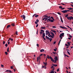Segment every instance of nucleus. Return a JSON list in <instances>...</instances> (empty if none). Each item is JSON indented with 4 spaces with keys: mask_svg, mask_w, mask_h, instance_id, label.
Wrapping results in <instances>:
<instances>
[{
    "mask_svg": "<svg viewBox=\"0 0 73 73\" xmlns=\"http://www.w3.org/2000/svg\"><path fill=\"white\" fill-rule=\"evenodd\" d=\"M67 19H68V20H70V21L71 20V19L73 20V17L72 16L70 17H67Z\"/></svg>",
    "mask_w": 73,
    "mask_h": 73,
    "instance_id": "1",
    "label": "nucleus"
},
{
    "mask_svg": "<svg viewBox=\"0 0 73 73\" xmlns=\"http://www.w3.org/2000/svg\"><path fill=\"white\" fill-rule=\"evenodd\" d=\"M46 35H48L49 34H50V33L48 30H46Z\"/></svg>",
    "mask_w": 73,
    "mask_h": 73,
    "instance_id": "2",
    "label": "nucleus"
},
{
    "mask_svg": "<svg viewBox=\"0 0 73 73\" xmlns=\"http://www.w3.org/2000/svg\"><path fill=\"white\" fill-rule=\"evenodd\" d=\"M21 17H22L23 18V19H24L25 20V16L24 15H21Z\"/></svg>",
    "mask_w": 73,
    "mask_h": 73,
    "instance_id": "3",
    "label": "nucleus"
},
{
    "mask_svg": "<svg viewBox=\"0 0 73 73\" xmlns=\"http://www.w3.org/2000/svg\"><path fill=\"white\" fill-rule=\"evenodd\" d=\"M42 56V54H41L40 55V56H39L37 58V61L38 62V58L39 60L40 59V56Z\"/></svg>",
    "mask_w": 73,
    "mask_h": 73,
    "instance_id": "4",
    "label": "nucleus"
},
{
    "mask_svg": "<svg viewBox=\"0 0 73 73\" xmlns=\"http://www.w3.org/2000/svg\"><path fill=\"white\" fill-rule=\"evenodd\" d=\"M61 12L62 13H67V12H68L66 10H63V11H62Z\"/></svg>",
    "mask_w": 73,
    "mask_h": 73,
    "instance_id": "5",
    "label": "nucleus"
},
{
    "mask_svg": "<svg viewBox=\"0 0 73 73\" xmlns=\"http://www.w3.org/2000/svg\"><path fill=\"white\" fill-rule=\"evenodd\" d=\"M64 33H62L60 35L59 37H62L64 36Z\"/></svg>",
    "mask_w": 73,
    "mask_h": 73,
    "instance_id": "6",
    "label": "nucleus"
},
{
    "mask_svg": "<svg viewBox=\"0 0 73 73\" xmlns=\"http://www.w3.org/2000/svg\"><path fill=\"white\" fill-rule=\"evenodd\" d=\"M60 27L61 28H62V29H68L66 27H64L62 26H60Z\"/></svg>",
    "mask_w": 73,
    "mask_h": 73,
    "instance_id": "7",
    "label": "nucleus"
},
{
    "mask_svg": "<svg viewBox=\"0 0 73 73\" xmlns=\"http://www.w3.org/2000/svg\"><path fill=\"white\" fill-rule=\"evenodd\" d=\"M48 20L49 21H50V22H51V23H52V22H53V20H52L51 19H50L49 18V19H48Z\"/></svg>",
    "mask_w": 73,
    "mask_h": 73,
    "instance_id": "8",
    "label": "nucleus"
},
{
    "mask_svg": "<svg viewBox=\"0 0 73 73\" xmlns=\"http://www.w3.org/2000/svg\"><path fill=\"white\" fill-rule=\"evenodd\" d=\"M43 64H44L45 66H46L47 65V62H46L45 63L44 62H43Z\"/></svg>",
    "mask_w": 73,
    "mask_h": 73,
    "instance_id": "9",
    "label": "nucleus"
},
{
    "mask_svg": "<svg viewBox=\"0 0 73 73\" xmlns=\"http://www.w3.org/2000/svg\"><path fill=\"white\" fill-rule=\"evenodd\" d=\"M54 59L55 60H56L57 61L58 60V59L57 58V56H55V58H54Z\"/></svg>",
    "mask_w": 73,
    "mask_h": 73,
    "instance_id": "10",
    "label": "nucleus"
},
{
    "mask_svg": "<svg viewBox=\"0 0 73 73\" xmlns=\"http://www.w3.org/2000/svg\"><path fill=\"white\" fill-rule=\"evenodd\" d=\"M43 36H42V37H44L45 36V33H43L42 34Z\"/></svg>",
    "mask_w": 73,
    "mask_h": 73,
    "instance_id": "11",
    "label": "nucleus"
},
{
    "mask_svg": "<svg viewBox=\"0 0 73 73\" xmlns=\"http://www.w3.org/2000/svg\"><path fill=\"white\" fill-rule=\"evenodd\" d=\"M51 33V35H52V36H54V33H52V32H51V33Z\"/></svg>",
    "mask_w": 73,
    "mask_h": 73,
    "instance_id": "12",
    "label": "nucleus"
},
{
    "mask_svg": "<svg viewBox=\"0 0 73 73\" xmlns=\"http://www.w3.org/2000/svg\"><path fill=\"white\" fill-rule=\"evenodd\" d=\"M46 39H47V40H49V38L48 37V36H46Z\"/></svg>",
    "mask_w": 73,
    "mask_h": 73,
    "instance_id": "13",
    "label": "nucleus"
},
{
    "mask_svg": "<svg viewBox=\"0 0 73 73\" xmlns=\"http://www.w3.org/2000/svg\"><path fill=\"white\" fill-rule=\"evenodd\" d=\"M40 52H44V50L43 49H42L40 50Z\"/></svg>",
    "mask_w": 73,
    "mask_h": 73,
    "instance_id": "14",
    "label": "nucleus"
},
{
    "mask_svg": "<svg viewBox=\"0 0 73 73\" xmlns=\"http://www.w3.org/2000/svg\"><path fill=\"white\" fill-rule=\"evenodd\" d=\"M67 9H70V10H73V8H68Z\"/></svg>",
    "mask_w": 73,
    "mask_h": 73,
    "instance_id": "15",
    "label": "nucleus"
},
{
    "mask_svg": "<svg viewBox=\"0 0 73 73\" xmlns=\"http://www.w3.org/2000/svg\"><path fill=\"white\" fill-rule=\"evenodd\" d=\"M51 31L52 32H54V33H56V31H55L54 30H51Z\"/></svg>",
    "mask_w": 73,
    "mask_h": 73,
    "instance_id": "16",
    "label": "nucleus"
},
{
    "mask_svg": "<svg viewBox=\"0 0 73 73\" xmlns=\"http://www.w3.org/2000/svg\"><path fill=\"white\" fill-rule=\"evenodd\" d=\"M52 65H53V66H57V65L53 64H52Z\"/></svg>",
    "mask_w": 73,
    "mask_h": 73,
    "instance_id": "17",
    "label": "nucleus"
},
{
    "mask_svg": "<svg viewBox=\"0 0 73 73\" xmlns=\"http://www.w3.org/2000/svg\"><path fill=\"white\" fill-rule=\"evenodd\" d=\"M50 19H53L54 21V19L53 17H50Z\"/></svg>",
    "mask_w": 73,
    "mask_h": 73,
    "instance_id": "18",
    "label": "nucleus"
},
{
    "mask_svg": "<svg viewBox=\"0 0 73 73\" xmlns=\"http://www.w3.org/2000/svg\"><path fill=\"white\" fill-rule=\"evenodd\" d=\"M10 27H11V25H7V28H8Z\"/></svg>",
    "mask_w": 73,
    "mask_h": 73,
    "instance_id": "19",
    "label": "nucleus"
},
{
    "mask_svg": "<svg viewBox=\"0 0 73 73\" xmlns=\"http://www.w3.org/2000/svg\"><path fill=\"white\" fill-rule=\"evenodd\" d=\"M52 35H50V34H48V37H51V36Z\"/></svg>",
    "mask_w": 73,
    "mask_h": 73,
    "instance_id": "20",
    "label": "nucleus"
},
{
    "mask_svg": "<svg viewBox=\"0 0 73 73\" xmlns=\"http://www.w3.org/2000/svg\"><path fill=\"white\" fill-rule=\"evenodd\" d=\"M44 19H45V20H44V21H46L48 19V18H44Z\"/></svg>",
    "mask_w": 73,
    "mask_h": 73,
    "instance_id": "21",
    "label": "nucleus"
},
{
    "mask_svg": "<svg viewBox=\"0 0 73 73\" xmlns=\"http://www.w3.org/2000/svg\"><path fill=\"white\" fill-rule=\"evenodd\" d=\"M41 29H46L45 27H41Z\"/></svg>",
    "mask_w": 73,
    "mask_h": 73,
    "instance_id": "22",
    "label": "nucleus"
},
{
    "mask_svg": "<svg viewBox=\"0 0 73 73\" xmlns=\"http://www.w3.org/2000/svg\"><path fill=\"white\" fill-rule=\"evenodd\" d=\"M56 49H54V51H55V52H56V50H57V48H56V47H55Z\"/></svg>",
    "mask_w": 73,
    "mask_h": 73,
    "instance_id": "23",
    "label": "nucleus"
},
{
    "mask_svg": "<svg viewBox=\"0 0 73 73\" xmlns=\"http://www.w3.org/2000/svg\"><path fill=\"white\" fill-rule=\"evenodd\" d=\"M49 40H50V42L52 40V38H49Z\"/></svg>",
    "mask_w": 73,
    "mask_h": 73,
    "instance_id": "24",
    "label": "nucleus"
},
{
    "mask_svg": "<svg viewBox=\"0 0 73 73\" xmlns=\"http://www.w3.org/2000/svg\"><path fill=\"white\" fill-rule=\"evenodd\" d=\"M70 42H67V44H68V45H70Z\"/></svg>",
    "mask_w": 73,
    "mask_h": 73,
    "instance_id": "25",
    "label": "nucleus"
},
{
    "mask_svg": "<svg viewBox=\"0 0 73 73\" xmlns=\"http://www.w3.org/2000/svg\"><path fill=\"white\" fill-rule=\"evenodd\" d=\"M60 20L61 22L62 23H63V20H62V19L61 18H60Z\"/></svg>",
    "mask_w": 73,
    "mask_h": 73,
    "instance_id": "26",
    "label": "nucleus"
},
{
    "mask_svg": "<svg viewBox=\"0 0 73 73\" xmlns=\"http://www.w3.org/2000/svg\"><path fill=\"white\" fill-rule=\"evenodd\" d=\"M11 25L13 27H14V26H15V24L13 23L11 24Z\"/></svg>",
    "mask_w": 73,
    "mask_h": 73,
    "instance_id": "27",
    "label": "nucleus"
},
{
    "mask_svg": "<svg viewBox=\"0 0 73 73\" xmlns=\"http://www.w3.org/2000/svg\"><path fill=\"white\" fill-rule=\"evenodd\" d=\"M61 40H60L59 41L58 43V45H60V42H61Z\"/></svg>",
    "mask_w": 73,
    "mask_h": 73,
    "instance_id": "28",
    "label": "nucleus"
},
{
    "mask_svg": "<svg viewBox=\"0 0 73 73\" xmlns=\"http://www.w3.org/2000/svg\"><path fill=\"white\" fill-rule=\"evenodd\" d=\"M48 58V59H49V58H50V57H49V55H47V57L46 58Z\"/></svg>",
    "mask_w": 73,
    "mask_h": 73,
    "instance_id": "29",
    "label": "nucleus"
},
{
    "mask_svg": "<svg viewBox=\"0 0 73 73\" xmlns=\"http://www.w3.org/2000/svg\"><path fill=\"white\" fill-rule=\"evenodd\" d=\"M38 30L37 29L36 32V35H38Z\"/></svg>",
    "mask_w": 73,
    "mask_h": 73,
    "instance_id": "30",
    "label": "nucleus"
},
{
    "mask_svg": "<svg viewBox=\"0 0 73 73\" xmlns=\"http://www.w3.org/2000/svg\"><path fill=\"white\" fill-rule=\"evenodd\" d=\"M40 31H41V32H43V33H44V31L43 30H41Z\"/></svg>",
    "mask_w": 73,
    "mask_h": 73,
    "instance_id": "31",
    "label": "nucleus"
},
{
    "mask_svg": "<svg viewBox=\"0 0 73 73\" xmlns=\"http://www.w3.org/2000/svg\"><path fill=\"white\" fill-rule=\"evenodd\" d=\"M5 44V42L4 41H3V45H4Z\"/></svg>",
    "mask_w": 73,
    "mask_h": 73,
    "instance_id": "32",
    "label": "nucleus"
},
{
    "mask_svg": "<svg viewBox=\"0 0 73 73\" xmlns=\"http://www.w3.org/2000/svg\"><path fill=\"white\" fill-rule=\"evenodd\" d=\"M51 61H52V62H54V60H53V58L51 59Z\"/></svg>",
    "mask_w": 73,
    "mask_h": 73,
    "instance_id": "33",
    "label": "nucleus"
},
{
    "mask_svg": "<svg viewBox=\"0 0 73 73\" xmlns=\"http://www.w3.org/2000/svg\"><path fill=\"white\" fill-rule=\"evenodd\" d=\"M68 16H69V15H68V14L66 15L65 16V17H68Z\"/></svg>",
    "mask_w": 73,
    "mask_h": 73,
    "instance_id": "34",
    "label": "nucleus"
},
{
    "mask_svg": "<svg viewBox=\"0 0 73 73\" xmlns=\"http://www.w3.org/2000/svg\"><path fill=\"white\" fill-rule=\"evenodd\" d=\"M44 17H48V15H44Z\"/></svg>",
    "mask_w": 73,
    "mask_h": 73,
    "instance_id": "35",
    "label": "nucleus"
},
{
    "mask_svg": "<svg viewBox=\"0 0 73 73\" xmlns=\"http://www.w3.org/2000/svg\"><path fill=\"white\" fill-rule=\"evenodd\" d=\"M7 52H9V47H8V48H7Z\"/></svg>",
    "mask_w": 73,
    "mask_h": 73,
    "instance_id": "36",
    "label": "nucleus"
},
{
    "mask_svg": "<svg viewBox=\"0 0 73 73\" xmlns=\"http://www.w3.org/2000/svg\"><path fill=\"white\" fill-rule=\"evenodd\" d=\"M59 8H60V9H62V7L61 6L59 7Z\"/></svg>",
    "mask_w": 73,
    "mask_h": 73,
    "instance_id": "37",
    "label": "nucleus"
},
{
    "mask_svg": "<svg viewBox=\"0 0 73 73\" xmlns=\"http://www.w3.org/2000/svg\"><path fill=\"white\" fill-rule=\"evenodd\" d=\"M35 17H38V15H36L35 16Z\"/></svg>",
    "mask_w": 73,
    "mask_h": 73,
    "instance_id": "38",
    "label": "nucleus"
},
{
    "mask_svg": "<svg viewBox=\"0 0 73 73\" xmlns=\"http://www.w3.org/2000/svg\"><path fill=\"white\" fill-rule=\"evenodd\" d=\"M15 34H16V35H18L17 31H16V32H15Z\"/></svg>",
    "mask_w": 73,
    "mask_h": 73,
    "instance_id": "39",
    "label": "nucleus"
},
{
    "mask_svg": "<svg viewBox=\"0 0 73 73\" xmlns=\"http://www.w3.org/2000/svg\"><path fill=\"white\" fill-rule=\"evenodd\" d=\"M50 73H54V72L53 71V70H52L51 71Z\"/></svg>",
    "mask_w": 73,
    "mask_h": 73,
    "instance_id": "40",
    "label": "nucleus"
},
{
    "mask_svg": "<svg viewBox=\"0 0 73 73\" xmlns=\"http://www.w3.org/2000/svg\"><path fill=\"white\" fill-rule=\"evenodd\" d=\"M5 53L6 55H7V54H8V52H5Z\"/></svg>",
    "mask_w": 73,
    "mask_h": 73,
    "instance_id": "41",
    "label": "nucleus"
},
{
    "mask_svg": "<svg viewBox=\"0 0 73 73\" xmlns=\"http://www.w3.org/2000/svg\"><path fill=\"white\" fill-rule=\"evenodd\" d=\"M5 46L6 47H7V46H8V44H5Z\"/></svg>",
    "mask_w": 73,
    "mask_h": 73,
    "instance_id": "42",
    "label": "nucleus"
},
{
    "mask_svg": "<svg viewBox=\"0 0 73 73\" xmlns=\"http://www.w3.org/2000/svg\"><path fill=\"white\" fill-rule=\"evenodd\" d=\"M57 13L58 14V15H61V13H60L59 12H58Z\"/></svg>",
    "mask_w": 73,
    "mask_h": 73,
    "instance_id": "43",
    "label": "nucleus"
},
{
    "mask_svg": "<svg viewBox=\"0 0 73 73\" xmlns=\"http://www.w3.org/2000/svg\"><path fill=\"white\" fill-rule=\"evenodd\" d=\"M52 53H53V54H56V52H53Z\"/></svg>",
    "mask_w": 73,
    "mask_h": 73,
    "instance_id": "44",
    "label": "nucleus"
},
{
    "mask_svg": "<svg viewBox=\"0 0 73 73\" xmlns=\"http://www.w3.org/2000/svg\"><path fill=\"white\" fill-rule=\"evenodd\" d=\"M67 53H68V54L69 55H70V53H69V51H67Z\"/></svg>",
    "mask_w": 73,
    "mask_h": 73,
    "instance_id": "45",
    "label": "nucleus"
},
{
    "mask_svg": "<svg viewBox=\"0 0 73 73\" xmlns=\"http://www.w3.org/2000/svg\"><path fill=\"white\" fill-rule=\"evenodd\" d=\"M9 72L10 73H11L12 72V71L10 70H9Z\"/></svg>",
    "mask_w": 73,
    "mask_h": 73,
    "instance_id": "46",
    "label": "nucleus"
},
{
    "mask_svg": "<svg viewBox=\"0 0 73 73\" xmlns=\"http://www.w3.org/2000/svg\"><path fill=\"white\" fill-rule=\"evenodd\" d=\"M42 33H43V32L42 31H41L40 32V35H42Z\"/></svg>",
    "mask_w": 73,
    "mask_h": 73,
    "instance_id": "47",
    "label": "nucleus"
},
{
    "mask_svg": "<svg viewBox=\"0 0 73 73\" xmlns=\"http://www.w3.org/2000/svg\"><path fill=\"white\" fill-rule=\"evenodd\" d=\"M69 37H70L71 38H72V36L70 35H69Z\"/></svg>",
    "mask_w": 73,
    "mask_h": 73,
    "instance_id": "48",
    "label": "nucleus"
},
{
    "mask_svg": "<svg viewBox=\"0 0 73 73\" xmlns=\"http://www.w3.org/2000/svg\"><path fill=\"white\" fill-rule=\"evenodd\" d=\"M36 21H37V22H38H38H39V20L38 19H37L36 20Z\"/></svg>",
    "mask_w": 73,
    "mask_h": 73,
    "instance_id": "49",
    "label": "nucleus"
},
{
    "mask_svg": "<svg viewBox=\"0 0 73 73\" xmlns=\"http://www.w3.org/2000/svg\"><path fill=\"white\" fill-rule=\"evenodd\" d=\"M35 24H38V23L37 21H35Z\"/></svg>",
    "mask_w": 73,
    "mask_h": 73,
    "instance_id": "50",
    "label": "nucleus"
},
{
    "mask_svg": "<svg viewBox=\"0 0 73 73\" xmlns=\"http://www.w3.org/2000/svg\"><path fill=\"white\" fill-rule=\"evenodd\" d=\"M49 19H47V22H49Z\"/></svg>",
    "mask_w": 73,
    "mask_h": 73,
    "instance_id": "51",
    "label": "nucleus"
},
{
    "mask_svg": "<svg viewBox=\"0 0 73 73\" xmlns=\"http://www.w3.org/2000/svg\"><path fill=\"white\" fill-rule=\"evenodd\" d=\"M38 24L36 25V27L37 28V27H38Z\"/></svg>",
    "mask_w": 73,
    "mask_h": 73,
    "instance_id": "52",
    "label": "nucleus"
},
{
    "mask_svg": "<svg viewBox=\"0 0 73 73\" xmlns=\"http://www.w3.org/2000/svg\"><path fill=\"white\" fill-rule=\"evenodd\" d=\"M1 66L2 68H3L4 67V65H3L1 64Z\"/></svg>",
    "mask_w": 73,
    "mask_h": 73,
    "instance_id": "53",
    "label": "nucleus"
},
{
    "mask_svg": "<svg viewBox=\"0 0 73 73\" xmlns=\"http://www.w3.org/2000/svg\"><path fill=\"white\" fill-rule=\"evenodd\" d=\"M52 28H56V27L55 26H53L52 27Z\"/></svg>",
    "mask_w": 73,
    "mask_h": 73,
    "instance_id": "54",
    "label": "nucleus"
},
{
    "mask_svg": "<svg viewBox=\"0 0 73 73\" xmlns=\"http://www.w3.org/2000/svg\"><path fill=\"white\" fill-rule=\"evenodd\" d=\"M36 45L38 47H39V45L38 44H37Z\"/></svg>",
    "mask_w": 73,
    "mask_h": 73,
    "instance_id": "55",
    "label": "nucleus"
},
{
    "mask_svg": "<svg viewBox=\"0 0 73 73\" xmlns=\"http://www.w3.org/2000/svg\"><path fill=\"white\" fill-rule=\"evenodd\" d=\"M36 15V14H34V15H33V17H34V16Z\"/></svg>",
    "mask_w": 73,
    "mask_h": 73,
    "instance_id": "56",
    "label": "nucleus"
},
{
    "mask_svg": "<svg viewBox=\"0 0 73 73\" xmlns=\"http://www.w3.org/2000/svg\"><path fill=\"white\" fill-rule=\"evenodd\" d=\"M65 45L66 46H68V44H65Z\"/></svg>",
    "mask_w": 73,
    "mask_h": 73,
    "instance_id": "57",
    "label": "nucleus"
},
{
    "mask_svg": "<svg viewBox=\"0 0 73 73\" xmlns=\"http://www.w3.org/2000/svg\"><path fill=\"white\" fill-rule=\"evenodd\" d=\"M43 38L44 40H45V39H46L45 38H44V37H42Z\"/></svg>",
    "mask_w": 73,
    "mask_h": 73,
    "instance_id": "58",
    "label": "nucleus"
},
{
    "mask_svg": "<svg viewBox=\"0 0 73 73\" xmlns=\"http://www.w3.org/2000/svg\"><path fill=\"white\" fill-rule=\"evenodd\" d=\"M50 58L51 60H52V59H53V58H52L50 56Z\"/></svg>",
    "mask_w": 73,
    "mask_h": 73,
    "instance_id": "59",
    "label": "nucleus"
},
{
    "mask_svg": "<svg viewBox=\"0 0 73 73\" xmlns=\"http://www.w3.org/2000/svg\"><path fill=\"white\" fill-rule=\"evenodd\" d=\"M56 41H55L54 42V43H53V44L54 45L55 44H56Z\"/></svg>",
    "mask_w": 73,
    "mask_h": 73,
    "instance_id": "60",
    "label": "nucleus"
},
{
    "mask_svg": "<svg viewBox=\"0 0 73 73\" xmlns=\"http://www.w3.org/2000/svg\"><path fill=\"white\" fill-rule=\"evenodd\" d=\"M11 68L12 69H13V67L12 66H11Z\"/></svg>",
    "mask_w": 73,
    "mask_h": 73,
    "instance_id": "61",
    "label": "nucleus"
},
{
    "mask_svg": "<svg viewBox=\"0 0 73 73\" xmlns=\"http://www.w3.org/2000/svg\"><path fill=\"white\" fill-rule=\"evenodd\" d=\"M57 72H59V68H58L57 70Z\"/></svg>",
    "mask_w": 73,
    "mask_h": 73,
    "instance_id": "62",
    "label": "nucleus"
},
{
    "mask_svg": "<svg viewBox=\"0 0 73 73\" xmlns=\"http://www.w3.org/2000/svg\"><path fill=\"white\" fill-rule=\"evenodd\" d=\"M64 9H65V8H62V9H62V10H64Z\"/></svg>",
    "mask_w": 73,
    "mask_h": 73,
    "instance_id": "63",
    "label": "nucleus"
},
{
    "mask_svg": "<svg viewBox=\"0 0 73 73\" xmlns=\"http://www.w3.org/2000/svg\"><path fill=\"white\" fill-rule=\"evenodd\" d=\"M54 68V66H52V67H51V69H52V68Z\"/></svg>",
    "mask_w": 73,
    "mask_h": 73,
    "instance_id": "64",
    "label": "nucleus"
}]
</instances>
